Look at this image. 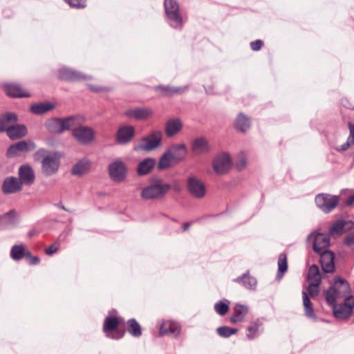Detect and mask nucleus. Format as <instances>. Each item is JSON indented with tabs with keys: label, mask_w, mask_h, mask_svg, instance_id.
<instances>
[{
	"label": "nucleus",
	"mask_w": 354,
	"mask_h": 354,
	"mask_svg": "<svg viewBox=\"0 0 354 354\" xmlns=\"http://www.w3.org/2000/svg\"><path fill=\"white\" fill-rule=\"evenodd\" d=\"M351 288L349 283L341 277L333 279L331 286L324 291L325 299L328 305H335L338 298L350 296Z\"/></svg>",
	"instance_id": "1"
},
{
	"label": "nucleus",
	"mask_w": 354,
	"mask_h": 354,
	"mask_svg": "<svg viewBox=\"0 0 354 354\" xmlns=\"http://www.w3.org/2000/svg\"><path fill=\"white\" fill-rule=\"evenodd\" d=\"M121 325H125V320L122 317L108 315L103 323V332L106 337L113 339H122L125 333V328H120Z\"/></svg>",
	"instance_id": "2"
},
{
	"label": "nucleus",
	"mask_w": 354,
	"mask_h": 354,
	"mask_svg": "<svg viewBox=\"0 0 354 354\" xmlns=\"http://www.w3.org/2000/svg\"><path fill=\"white\" fill-rule=\"evenodd\" d=\"M171 185L157 180L142 188L140 196L145 201H160L165 198Z\"/></svg>",
	"instance_id": "3"
},
{
	"label": "nucleus",
	"mask_w": 354,
	"mask_h": 354,
	"mask_svg": "<svg viewBox=\"0 0 354 354\" xmlns=\"http://www.w3.org/2000/svg\"><path fill=\"white\" fill-rule=\"evenodd\" d=\"M79 120L77 116H70L63 119L51 118L46 121L45 126L51 133H61L75 127L78 124Z\"/></svg>",
	"instance_id": "4"
},
{
	"label": "nucleus",
	"mask_w": 354,
	"mask_h": 354,
	"mask_svg": "<svg viewBox=\"0 0 354 354\" xmlns=\"http://www.w3.org/2000/svg\"><path fill=\"white\" fill-rule=\"evenodd\" d=\"M324 245V247H319V245H313V248L319 255V263L322 270L325 273H332L335 271V254L326 248L330 245Z\"/></svg>",
	"instance_id": "5"
},
{
	"label": "nucleus",
	"mask_w": 354,
	"mask_h": 354,
	"mask_svg": "<svg viewBox=\"0 0 354 354\" xmlns=\"http://www.w3.org/2000/svg\"><path fill=\"white\" fill-rule=\"evenodd\" d=\"M162 134L161 131H153L147 136L140 139L135 145L136 151H150L160 145Z\"/></svg>",
	"instance_id": "6"
},
{
	"label": "nucleus",
	"mask_w": 354,
	"mask_h": 354,
	"mask_svg": "<svg viewBox=\"0 0 354 354\" xmlns=\"http://www.w3.org/2000/svg\"><path fill=\"white\" fill-rule=\"evenodd\" d=\"M351 295L346 297L343 303L337 304L335 300V305H329L333 308L334 316L340 319H347L354 313V304L351 300Z\"/></svg>",
	"instance_id": "7"
},
{
	"label": "nucleus",
	"mask_w": 354,
	"mask_h": 354,
	"mask_svg": "<svg viewBox=\"0 0 354 354\" xmlns=\"http://www.w3.org/2000/svg\"><path fill=\"white\" fill-rule=\"evenodd\" d=\"M317 207L325 213L332 212L339 203V197L326 194H319L315 198Z\"/></svg>",
	"instance_id": "8"
},
{
	"label": "nucleus",
	"mask_w": 354,
	"mask_h": 354,
	"mask_svg": "<svg viewBox=\"0 0 354 354\" xmlns=\"http://www.w3.org/2000/svg\"><path fill=\"white\" fill-rule=\"evenodd\" d=\"M164 6L168 19L176 24L175 28H182L183 22L178 3L175 0H165Z\"/></svg>",
	"instance_id": "9"
},
{
	"label": "nucleus",
	"mask_w": 354,
	"mask_h": 354,
	"mask_svg": "<svg viewBox=\"0 0 354 354\" xmlns=\"http://www.w3.org/2000/svg\"><path fill=\"white\" fill-rule=\"evenodd\" d=\"M59 167V156L55 153L45 156L41 162L42 172L46 176L56 173Z\"/></svg>",
	"instance_id": "10"
},
{
	"label": "nucleus",
	"mask_w": 354,
	"mask_h": 354,
	"mask_svg": "<svg viewBox=\"0 0 354 354\" xmlns=\"http://www.w3.org/2000/svg\"><path fill=\"white\" fill-rule=\"evenodd\" d=\"M127 172V168L121 160H115L109 166V176L115 182H122L126 178Z\"/></svg>",
	"instance_id": "11"
},
{
	"label": "nucleus",
	"mask_w": 354,
	"mask_h": 354,
	"mask_svg": "<svg viewBox=\"0 0 354 354\" xmlns=\"http://www.w3.org/2000/svg\"><path fill=\"white\" fill-rule=\"evenodd\" d=\"M187 188L189 193L198 199H201L206 194V187L203 183L195 177H189L187 181Z\"/></svg>",
	"instance_id": "12"
},
{
	"label": "nucleus",
	"mask_w": 354,
	"mask_h": 354,
	"mask_svg": "<svg viewBox=\"0 0 354 354\" xmlns=\"http://www.w3.org/2000/svg\"><path fill=\"white\" fill-rule=\"evenodd\" d=\"M36 148L32 141H20L10 146L7 150V156L13 158L19 156L21 153L32 151Z\"/></svg>",
	"instance_id": "13"
},
{
	"label": "nucleus",
	"mask_w": 354,
	"mask_h": 354,
	"mask_svg": "<svg viewBox=\"0 0 354 354\" xmlns=\"http://www.w3.org/2000/svg\"><path fill=\"white\" fill-rule=\"evenodd\" d=\"M232 166V160L229 154L223 153L216 156L213 161V168L217 174L227 173Z\"/></svg>",
	"instance_id": "14"
},
{
	"label": "nucleus",
	"mask_w": 354,
	"mask_h": 354,
	"mask_svg": "<svg viewBox=\"0 0 354 354\" xmlns=\"http://www.w3.org/2000/svg\"><path fill=\"white\" fill-rule=\"evenodd\" d=\"M74 138L82 144H88L93 140L95 133L91 127L80 126L74 129L73 131Z\"/></svg>",
	"instance_id": "15"
},
{
	"label": "nucleus",
	"mask_w": 354,
	"mask_h": 354,
	"mask_svg": "<svg viewBox=\"0 0 354 354\" xmlns=\"http://www.w3.org/2000/svg\"><path fill=\"white\" fill-rule=\"evenodd\" d=\"M232 281L249 290H254L257 286V280L254 276L251 275L249 270Z\"/></svg>",
	"instance_id": "16"
},
{
	"label": "nucleus",
	"mask_w": 354,
	"mask_h": 354,
	"mask_svg": "<svg viewBox=\"0 0 354 354\" xmlns=\"http://www.w3.org/2000/svg\"><path fill=\"white\" fill-rule=\"evenodd\" d=\"M22 189L21 182L16 177L6 178L2 185V192L6 194H15Z\"/></svg>",
	"instance_id": "17"
},
{
	"label": "nucleus",
	"mask_w": 354,
	"mask_h": 354,
	"mask_svg": "<svg viewBox=\"0 0 354 354\" xmlns=\"http://www.w3.org/2000/svg\"><path fill=\"white\" fill-rule=\"evenodd\" d=\"M153 113V110L151 109L138 107L127 110L124 115L129 118L145 120L151 117Z\"/></svg>",
	"instance_id": "18"
},
{
	"label": "nucleus",
	"mask_w": 354,
	"mask_h": 354,
	"mask_svg": "<svg viewBox=\"0 0 354 354\" xmlns=\"http://www.w3.org/2000/svg\"><path fill=\"white\" fill-rule=\"evenodd\" d=\"M347 225V229H351L353 227L354 223L352 221H345L343 220H338L333 223L329 229V237H337L341 236L345 232V227Z\"/></svg>",
	"instance_id": "19"
},
{
	"label": "nucleus",
	"mask_w": 354,
	"mask_h": 354,
	"mask_svg": "<svg viewBox=\"0 0 354 354\" xmlns=\"http://www.w3.org/2000/svg\"><path fill=\"white\" fill-rule=\"evenodd\" d=\"M135 129L133 126L125 125L119 128L116 133V140L120 144L129 142L134 136Z\"/></svg>",
	"instance_id": "20"
},
{
	"label": "nucleus",
	"mask_w": 354,
	"mask_h": 354,
	"mask_svg": "<svg viewBox=\"0 0 354 354\" xmlns=\"http://www.w3.org/2000/svg\"><path fill=\"white\" fill-rule=\"evenodd\" d=\"M4 91L8 95L13 97H29L30 96L27 90L17 84L5 85Z\"/></svg>",
	"instance_id": "21"
},
{
	"label": "nucleus",
	"mask_w": 354,
	"mask_h": 354,
	"mask_svg": "<svg viewBox=\"0 0 354 354\" xmlns=\"http://www.w3.org/2000/svg\"><path fill=\"white\" fill-rule=\"evenodd\" d=\"M19 180L21 185H30L35 181V173L33 169L28 165H22L19 169Z\"/></svg>",
	"instance_id": "22"
},
{
	"label": "nucleus",
	"mask_w": 354,
	"mask_h": 354,
	"mask_svg": "<svg viewBox=\"0 0 354 354\" xmlns=\"http://www.w3.org/2000/svg\"><path fill=\"white\" fill-rule=\"evenodd\" d=\"M180 332V326L176 322L171 321L163 322L159 328V333L160 335L177 336Z\"/></svg>",
	"instance_id": "23"
},
{
	"label": "nucleus",
	"mask_w": 354,
	"mask_h": 354,
	"mask_svg": "<svg viewBox=\"0 0 354 354\" xmlns=\"http://www.w3.org/2000/svg\"><path fill=\"white\" fill-rule=\"evenodd\" d=\"M59 78L65 81H78L86 79V75L70 68H62L58 72Z\"/></svg>",
	"instance_id": "24"
},
{
	"label": "nucleus",
	"mask_w": 354,
	"mask_h": 354,
	"mask_svg": "<svg viewBox=\"0 0 354 354\" xmlns=\"http://www.w3.org/2000/svg\"><path fill=\"white\" fill-rule=\"evenodd\" d=\"M154 90L160 97H170L176 94L183 93L186 90V88L160 85L156 86Z\"/></svg>",
	"instance_id": "25"
},
{
	"label": "nucleus",
	"mask_w": 354,
	"mask_h": 354,
	"mask_svg": "<svg viewBox=\"0 0 354 354\" xmlns=\"http://www.w3.org/2000/svg\"><path fill=\"white\" fill-rule=\"evenodd\" d=\"M182 128L183 124L179 118H171L165 124V133L168 137H172L178 133Z\"/></svg>",
	"instance_id": "26"
},
{
	"label": "nucleus",
	"mask_w": 354,
	"mask_h": 354,
	"mask_svg": "<svg viewBox=\"0 0 354 354\" xmlns=\"http://www.w3.org/2000/svg\"><path fill=\"white\" fill-rule=\"evenodd\" d=\"M248 313V308L241 304H235L233 309V314L230 317V322L233 324L241 322Z\"/></svg>",
	"instance_id": "27"
},
{
	"label": "nucleus",
	"mask_w": 354,
	"mask_h": 354,
	"mask_svg": "<svg viewBox=\"0 0 354 354\" xmlns=\"http://www.w3.org/2000/svg\"><path fill=\"white\" fill-rule=\"evenodd\" d=\"M174 162H179L183 159L186 155V147L185 145L180 144L174 145L167 150Z\"/></svg>",
	"instance_id": "28"
},
{
	"label": "nucleus",
	"mask_w": 354,
	"mask_h": 354,
	"mask_svg": "<svg viewBox=\"0 0 354 354\" xmlns=\"http://www.w3.org/2000/svg\"><path fill=\"white\" fill-rule=\"evenodd\" d=\"M156 161L154 158H147L141 161L137 167V173L140 176H145L149 174L154 168Z\"/></svg>",
	"instance_id": "29"
},
{
	"label": "nucleus",
	"mask_w": 354,
	"mask_h": 354,
	"mask_svg": "<svg viewBox=\"0 0 354 354\" xmlns=\"http://www.w3.org/2000/svg\"><path fill=\"white\" fill-rule=\"evenodd\" d=\"M17 121V116L14 113H6L0 115V131L7 132V129L13 123H15Z\"/></svg>",
	"instance_id": "30"
},
{
	"label": "nucleus",
	"mask_w": 354,
	"mask_h": 354,
	"mask_svg": "<svg viewBox=\"0 0 354 354\" xmlns=\"http://www.w3.org/2000/svg\"><path fill=\"white\" fill-rule=\"evenodd\" d=\"M127 325L126 332H128L131 336L134 337H140L142 333V328L140 324L134 318L129 319L125 322Z\"/></svg>",
	"instance_id": "31"
},
{
	"label": "nucleus",
	"mask_w": 354,
	"mask_h": 354,
	"mask_svg": "<svg viewBox=\"0 0 354 354\" xmlns=\"http://www.w3.org/2000/svg\"><path fill=\"white\" fill-rule=\"evenodd\" d=\"M26 133L27 129L24 125H13L7 129V134L12 140L21 138Z\"/></svg>",
	"instance_id": "32"
},
{
	"label": "nucleus",
	"mask_w": 354,
	"mask_h": 354,
	"mask_svg": "<svg viewBox=\"0 0 354 354\" xmlns=\"http://www.w3.org/2000/svg\"><path fill=\"white\" fill-rule=\"evenodd\" d=\"M91 167V162L86 159L80 160L73 167L71 173L75 176H82L87 173Z\"/></svg>",
	"instance_id": "33"
},
{
	"label": "nucleus",
	"mask_w": 354,
	"mask_h": 354,
	"mask_svg": "<svg viewBox=\"0 0 354 354\" xmlns=\"http://www.w3.org/2000/svg\"><path fill=\"white\" fill-rule=\"evenodd\" d=\"M307 241L309 243H329L330 237L328 234L315 231L308 235Z\"/></svg>",
	"instance_id": "34"
},
{
	"label": "nucleus",
	"mask_w": 354,
	"mask_h": 354,
	"mask_svg": "<svg viewBox=\"0 0 354 354\" xmlns=\"http://www.w3.org/2000/svg\"><path fill=\"white\" fill-rule=\"evenodd\" d=\"M192 148L194 153H203L208 151L209 145L205 138H198L193 141Z\"/></svg>",
	"instance_id": "35"
},
{
	"label": "nucleus",
	"mask_w": 354,
	"mask_h": 354,
	"mask_svg": "<svg viewBox=\"0 0 354 354\" xmlns=\"http://www.w3.org/2000/svg\"><path fill=\"white\" fill-rule=\"evenodd\" d=\"M16 223L17 213L14 209H12L0 216V225L1 226L14 225Z\"/></svg>",
	"instance_id": "36"
},
{
	"label": "nucleus",
	"mask_w": 354,
	"mask_h": 354,
	"mask_svg": "<svg viewBox=\"0 0 354 354\" xmlns=\"http://www.w3.org/2000/svg\"><path fill=\"white\" fill-rule=\"evenodd\" d=\"M303 304L304 306L305 315L308 318L316 319L317 316L314 313L313 304L310 301L307 293L305 291L302 292Z\"/></svg>",
	"instance_id": "37"
},
{
	"label": "nucleus",
	"mask_w": 354,
	"mask_h": 354,
	"mask_svg": "<svg viewBox=\"0 0 354 354\" xmlns=\"http://www.w3.org/2000/svg\"><path fill=\"white\" fill-rule=\"evenodd\" d=\"M234 126L237 130L245 132L250 128V119L244 114L239 113L235 121Z\"/></svg>",
	"instance_id": "38"
},
{
	"label": "nucleus",
	"mask_w": 354,
	"mask_h": 354,
	"mask_svg": "<svg viewBox=\"0 0 354 354\" xmlns=\"http://www.w3.org/2000/svg\"><path fill=\"white\" fill-rule=\"evenodd\" d=\"M27 251L24 248L23 245H14L10 250V257L15 261L25 259Z\"/></svg>",
	"instance_id": "39"
},
{
	"label": "nucleus",
	"mask_w": 354,
	"mask_h": 354,
	"mask_svg": "<svg viewBox=\"0 0 354 354\" xmlns=\"http://www.w3.org/2000/svg\"><path fill=\"white\" fill-rule=\"evenodd\" d=\"M307 278L308 281L315 282V286H319L321 276L319 267L317 265L313 264L309 268Z\"/></svg>",
	"instance_id": "40"
},
{
	"label": "nucleus",
	"mask_w": 354,
	"mask_h": 354,
	"mask_svg": "<svg viewBox=\"0 0 354 354\" xmlns=\"http://www.w3.org/2000/svg\"><path fill=\"white\" fill-rule=\"evenodd\" d=\"M288 270L287 254L282 252L278 258V272L277 278H281Z\"/></svg>",
	"instance_id": "41"
},
{
	"label": "nucleus",
	"mask_w": 354,
	"mask_h": 354,
	"mask_svg": "<svg viewBox=\"0 0 354 354\" xmlns=\"http://www.w3.org/2000/svg\"><path fill=\"white\" fill-rule=\"evenodd\" d=\"M174 163H175L174 161L166 151L160 158L158 164V169L159 170L167 169L171 167Z\"/></svg>",
	"instance_id": "42"
},
{
	"label": "nucleus",
	"mask_w": 354,
	"mask_h": 354,
	"mask_svg": "<svg viewBox=\"0 0 354 354\" xmlns=\"http://www.w3.org/2000/svg\"><path fill=\"white\" fill-rule=\"evenodd\" d=\"M53 108L50 103L35 104L30 106V111L35 114H43Z\"/></svg>",
	"instance_id": "43"
},
{
	"label": "nucleus",
	"mask_w": 354,
	"mask_h": 354,
	"mask_svg": "<svg viewBox=\"0 0 354 354\" xmlns=\"http://www.w3.org/2000/svg\"><path fill=\"white\" fill-rule=\"evenodd\" d=\"M237 331L238 330L236 328H230L229 326H221L216 329L218 335L224 338H227L232 335L236 334Z\"/></svg>",
	"instance_id": "44"
},
{
	"label": "nucleus",
	"mask_w": 354,
	"mask_h": 354,
	"mask_svg": "<svg viewBox=\"0 0 354 354\" xmlns=\"http://www.w3.org/2000/svg\"><path fill=\"white\" fill-rule=\"evenodd\" d=\"M214 310L220 315H225L229 310V301H219L214 304Z\"/></svg>",
	"instance_id": "45"
},
{
	"label": "nucleus",
	"mask_w": 354,
	"mask_h": 354,
	"mask_svg": "<svg viewBox=\"0 0 354 354\" xmlns=\"http://www.w3.org/2000/svg\"><path fill=\"white\" fill-rule=\"evenodd\" d=\"M260 324L257 322L252 323L251 325L248 326L247 328L248 334L247 337L249 339H253L258 335V330L260 326Z\"/></svg>",
	"instance_id": "46"
},
{
	"label": "nucleus",
	"mask_w": 354,
	"mask_h": 354,
	"mask_svg": "<svg viewBox=\"0 0 354 354\" xmlns=\"http://www.w3.org/2000/svg\"><path fill=\"white\" fill-rule=\"evenodd\" d=\"M25 260L30 266H36L40 262L39 257L38 256H32L30 251H27Z\"/></svg>",
	"instance_id": "47"
},
{
	"label": "nucleus",
	"mask_w": 354,
	"mask_h": 354,
	"mask_svg": "<svg viewBox=\"0 0 354 354\" xmlns=\"http://www.w3.org/2000/svg\"><path fill=\"white\" fill-rule=\"evenodd\" d=\"M66 3L69 4L71 7L75 8H84L86 7V0H64Z\"/></svg>",
	"instance_id": "48"
},
{
	"label": "nucleus",
	"mask_w": 354,
	"mask_h": 354,
	"mask_svg": "<svg viewBox=\"0 0 354 354\" xmlns=\"http://www.w3.org/2000/svg\"><path fill=\"white\" fill-rule=\"evenodd\" d=\"M319 286H315V282L310 283L308 288V292L311 297H315L319 293Z\"/></svg>",
	"instance_id": "49"
},
{
	"label": "nucleus",
	"mask_w": 354,
	"mask_h": 354,
	"mask_svg": "<svg viewBox=\"0 0 354 354\" xmlns=\"http://www.w3.org/2000/svg\"><path fill=\"white\" fill-rule=\"evenodd\" d=\"M263 44V43L261 39H257L250 43V48L252 50L257 51L261 48Z\"/></svg>",
	"instance_id": "50"
},
{
	"label": "nucleus",
	"mask_w": 354,
	"mask_h": 354,
	"mask_svg": "<svg viewBox=\"0 0 354 354\" xmlns=\"http://www.w3.org/2000/svg\"><path fill=\"white\" fill-rule=\"evenodd\" d=\"M58 250V247L57 245H50L49 247L45 249V253L47 255H52L54 253L57 252Z\"/></svg>",
	"instance_id": "51"
},
{
	"label": "nucleus",
	"mask_w": 354,
	"mask_h": 354,
	"mask_svg": "<svg viewBox=\"0 0 354 354\" xmlns=\"http://www.w3.org/2000/svg\"><path fill=\"white\" fill-rule=\"evenodd\" d=\"M348 128L350 133L348 138V140L354 144V124H353L351 122H348Z\"/></svg>",
	"instance_id": "52"
},
{
	"label": "nucleus",
	"mask_w": 354,
	"mask_h": 354,
	"mask_svg": "<svg viewBox=\"0 0 354 354\" xmlns=\"http://www.w3.org/2000/svg\"><path fill=\"white\" fill-rule=\"evenodd\" d=\"M344 243H354V232L346 236Z\"/></svg>",
	"instance_id": "53"
},
{
	"label": "nucleus",
	"mask_w": 354,
	"mask_h": 354,
	"mask_svg": "<svg viewBox=\"0 0 354 354\" xmlns=\"http://www.w3.org/2000/svg\"><path fill=\"white\" fill-rule=\"evenodd\" d=\"M190 226H191V223H189V222L183 223L182 225L183 232L188 231L189 230Z\"/></svg>",
	"instance_id": "54"
},
{
	"label": "nucleus",
	"mask_w": 354,
	"mask_h": 354,
	"mask_svg": "<svg viewBox=\"0 0 354 354\" xmlns=\"http://www.w3.org/2000/svg\"><path fill=\"white\" fill-rule=\"evenodd\" d=\"M353 203H354V194L349 196L346 202V204L348 206L351 205Z\"/></svg>",
	"instance_id": "55"
},
{
	"label": "nucleus",
	"mask_w": 354,
	"mask_h": 354,
	"mask_svg": "<svg viewBox=\"0 0 354 354\" xmlns=\"http://www.w3.org/2000/svg\"><path fill=\"white\" fill-rule=\"evenodd\" d=\"M350 142H351L350 141L347 140V142L346 143H344V145H342L341 146L340 150L343 151L347 150L348 149V147H349Z\"/></svg>",
	"instance_id": "56"
},
{
	"label": "nucleus",
	"mask_w": 354,
	"mask_h": 354,
	"mask_svg": "<svg viewBox=\"0 0 354 354\" xmlns=\"http://www.w3.org/2000/svg\"><path fill=\"white\" fill-rule=\"evenodd\" d=\"M245 165H246V162L244 159H243L241 161L240 164L236 165V167H238L239 169H242L245 166Z\"/></svg>",
	"instance_id": "57"
},
{
	"label": "nucleus",
	"mask_w": 354,
	"mask_h": 354,
	"mask_svg": "<svg viewBox=\"0 0 354 354\" xmlns=\"http://www.w3.org/2000/svg\"><path fill=\"white\" fill-rule=\"evenodd\" d=\"M38 234V232H37L35 230H31L28 232V236H29L30 238H31V237H32L33 236H35V234Z\"/></svg>",
	"instance_id": "58"
},
{
	"label": "nucleus",
	"mask_w": 354,
	"mask_h": 354,
	"mask_svg": "<svg viewBox=\"0 0 354 354\" xmlns=\"http://www.w3.org/2000/svg\"><path fill=\"white\" fill-rule=\"evenodd\" d=\"M174 189H175L176 190H179L180 189V187L178 185L175 184L173 186Z\"/></svg>",
	"instance_id": "59"
},
{
	"label": "nucleus",
	"mask_w": 354,
	"mask_h": 354,
	"mask_svg": "<svg viewBox=\"0 0 354 354\" xmlns=\"http://www.w3.org/2000/svg\"><path fill=\"white\" fill-rule=\"evenodd\" d=\"M62 207V209H63L64 210H65V211H68V210L65 208V207H64V205H62V207Z\"/></svg>",
	"instance_id": "60"
},
{
	"label": "nucleus",
	"mask_w": 354,
	"mask_h": 354,
	"mask_svg": "<svg viewBox=\"0 0 354 354\" xmlns=\"http://www.w3.org/2000/svg\"><path fill=\"white\" fill-rule=\"evenodd\" d=\"M112 312H113V313H115V314L118 313V312H117V310H115V309H113V310H112Z\"/></svg>",
	"instance_id": "61"
}]
</instances>
